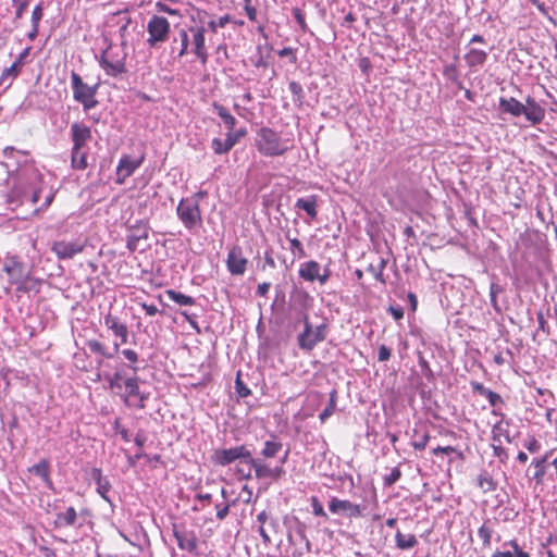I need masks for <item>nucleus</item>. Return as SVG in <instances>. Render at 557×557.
Wrapping results in <instances>:
<instances>
[{
	"label": "nucleus",
	"mask_w": 557,
	"mask_h": 557,
	"mask_svg": "<svg viewBox=\"0 0 557 557\" xmlns=\"http://www.w3.org/2000/svg\"><path fill=\"white\" fill-rule=\"evenodd\" d=\"M28 53L29 48L24 49L23 52H21L17 59L13 62V64L2 71L0 76V84L9 77L15 78L20 75L22 66L24 65V59L28 55Z\"/></svg>",
	"instance_id": "nucleus-20"
},
{
	"label": "nucleus",
	"mask_w": 557,
	"mask_h": 557,
	"mask_svg": "<svg viewBox=\"0 0 557 557\" xmlns=\"http://www.w3.org/2000/svg\"><path fill=\"white\" fill-rule=\"evenodd\" d=\"M42 11H44V10H42V5L39 3V4H37V5L34 8V10H33V12H32V24H33V29H32V32L29 33V38H32V39H33V38L37 35V33H38V23H39V21H40V20H41V17H42V14H44V12H42Z\"/></svg>",
	"instance_id": "nucleus-41"
},
{
	"label": "nucleus",
	"mask_w": 557,
	"mask_h": 557,
	"mask_svg": "<svg viewBox=\"0 0 557 557\" xmlns=\"http://www.w3.org/2000/svg\"><path fill=\"white\" fill-rule=\"evenodd\" d=\"M88 166L87 154L83 149H72V168L85 170Z\"/></svg>",
	"instance_id": "nucleus-34"
},
{
	"label": "nucleus",
	"mask_w": 557,
	"mask_h": 557,
	"mask_svg": "<svg viewBox=\"0 0 557 557\" xmlns=\"http://www.w3.org/2000/svg\"><path fill=\"white\" fill-rule=\"evenodd\" d=\"M126 52L120 46H109L101 54L100 65L110 76H117L126 72Z\"/></svg>",
	"instance_id": "nucleus-5"
},
{
	"label": "nucleus",
	"mask_w": 557,
	"mask_h": 557,
	"mask_svg": "<svg viewBox=\"0 0 557 557\" xmlns=\"http://www.w3.org/2000/svg\"><path fill=\"white\" fill-rule=\"evenodd\" d=\"M104 325L112 331L113 335L121 339L122 344H126L128 339V330L126 324L122 323L120 319L112 314L104 317Z\"/></svg>",
	"instance_id": "nucleus-18"
},
{
	"label": "nucleus",
	"mask_w": 557,
	"mask_h": 557,
	"mask_svg": "<svg viewBox=\"0 0 557 557\" xmlns=\"http://www.w3.org/2000/svg\"><path fill=\"white\" fill-rule=\"evenodd\" d=\"M148 237V232L145 230L143 232V234H139V235H131L127 237V243H126V246L127 248L131 250V251H135L137 249V245H138V242L141 239V238H147Z\"/></svg>",
	"instance_id": "nucleus-48"
},
{
	"label": "nucleus",
	"mask_w": 557,
	"mask_h": 557,
	"mask_svg": "<svg viewBox=\"0 0 557 557\" xmlns=\"http://www.w3.org/2000/svg\"><path fill=\"white\" fill-rule=\"evenodd\" d=\"M215 113L222 119L224 124L227 126L228 131H233L237 120L227 111V109L218 102H213L212 104Z\"/></svg>",
	"instance_id": "nucleus-31"
},
{
	"label": "nucleus",
	"mask_w": 557,
	"mask_h": 557,
	"mask_svg": "<svg viewBox=\"0 0 557 557\" xmlns=\"http://www.w3.org/2000/svg\"><path fill=\"white\" fill-rule=\"evenodd\" d=\"M250 455L251 451L246 445H239L231 448L215 449L211 456V461L215 466L225 467L236 460H242L246 466Z\"/></svg>",
	"instance_id": "nucleus-8"
},
{
	"label": "nucleus",
	"mask_w": 557,
	"mask_h": 557,
	"mask_svg": "<svg viewBox=\"0 0 557 557\" xmlns=\"http://www.w3.org/2000/svg\"><path fill=\"white\" fill-rule=\"evenodd\" d=\"M549 460V454L544 455L541 458H534L531 462V466L535 468L534 473L532 474V479L535 480L536 484H542L544 475L546 473V466Z\"/></svg>",
	"instance_id": "nucleus-23"
},
{
	"label": "nucleus",
	"mask_w": 557,
	"mask_h": 557,
	"mask_svg": "<svg viewBox=\"0 0 557 557\" xmlns=\"http://www.w3.org/2000/svg\"><path fill=\"white\" fill-rule=\"evenodd\" d=\"M88 138H90V129L88 127H82L77 124L72 125V141L74 143L73 149H83V145Z\"/></svg>",
	"instance_id": "nucleus-26"
},
{
	"label": "nucleus",
	"mask_w": 557,
	"mask_h": 557,
	"mask_svg": "<svg viewBox=\"0 0 557 557\" xmlns=\"http://www.w3.org/2000/svg\"><path fill=\"white\" fill-rule=\"evenodd\" d=\"M247 263L248 260L243 256L240 247L235 246L228 251L226 265L227 270L233 275H243L246 271Z\"/></svg>",
	"instance_id": "nucleus-15"
},
{
	"label": "nucleus",
	"mask_w": 557,
	"mask_h": 557,
	"mask_svg": "<svg viewBox=\"0 0 557 557\" xmlns=\"http://www.w3.org/2000/svg\"><path fill=\"white\" fill-rule=\"evenodd\" d=\"M86 479L90 483L96 484V488L98 494L108 503H111V499L109 497V492L111 490V484L109 480L104 476H102V472L99 468H90L85 470Z\"/></svg>",
	"instance_id": "nucleus-13"
},
{
	"label": "nucleus",
	"mask_w": 557,
	"mask_h": 557,
	"mask_svg": "<svg viewBox=\"0 0 557 557\" xmlns=\"http://www.w3.org/2000/svg\"><path fill=\"white\" fill-rule=\"evenodd\" d=\"M443 74L448 79L456 82L458 78V73L455 64H449L444 67Z\"/></svg>",
	"instance_id": "nucleus-59"
},
{
	"label": "nucleus",
	"mask_w": 557,
	"mask_h": 557,
	"mask_svg": "<svg viewBox=\"0 0 557 557\" xmlns=\"http://www.w3.org/2000/svg\"><path fill=\"white\" fill-rule=\"evenodd\" d=\"M147 32L149 34L147 44L149 47H156L169 39L170 23L163 16L153 15L147 24Z\"/></svg>",
	"instance_id": "nucleus-9"
},
{
	"label": "nucleus",
	"mask_w": 557,
	"mask_h": 557,
	"mask_svg": "<svg viewBox=\"0 0 557 557\" xmlns=\"http://www.w3.org/2000/svg\"><path fill=\"white\" fill-rule=\"evenodd\" d=\"M235 145L236 143L234 141V138H232L228 133L226 134V138L224 140L220 138H213L211 143V147L216 154L228 152Z\"/></svg>",
	"instance_id": "nucleus-28"
},
{
	"label": "nucleus",
	"mask_w": 557,
	"mask_h": 557,
	"mask_svg": "<svg viewBox=\"0 0 557 557\" xmlns=\"http://www.w3.org/2000/svg\"><path fill=\"white\" fill-rule=\"evenodd\" d=\"M256 147L265 157L282 156L288 150L278 134L270 127H261L257 132Z\"/></svg>",
	"instance_id": "nucleus-3"
},
{
	"label": "nucleus",
	"mask_w": 557,
	"mask_h": 557,
	"mask_svg": "<svg viewBox=\"0 0 557 557\" xmlns=\"http://www.w3.org/2000/svg\"><path fill=\"white\" fill-rule=\"evenodd\" d=\"M288 88L293 94L294 102L298 107H301L305 100V92L302 86L298 82L292 81L288 85Z\"/></svg>",
	"instance_id": "nucleus-39"
},
{
	"label": "nucleus",
	"mask_w": 557,
	"mask_h": 557,
	"mask_svg": "<svg viewBox=\"0 0 557 557\" xmlns=\"http://www.w3.org/2000/svg\"><path fill=\"white\" fill-rule=\"evenodd\" d=\"M395 543L397 548L399 549H410L418 544V540L413 534H403L400 531H397L395 534Z\"/></svg>",
	"instance_id": "nucleus-30"
},
{
	"label": "nucleus",
	"mask_w": 557,
	"mask_h": 557,
	"mask_svg": "<svg viewBox=\"0 0 557 557\" xmlns=\"http://www.w3.org/2000/svg\"><path fill=\"white\" fill-rule=\"evenodd\" d=\"M3 272L8 275L10 285L15 286L16 293L38 294L41 289L42 281L37 278L25 270L24 263L17 256L8 257L3 264Z\"/></svg>",
	"instance_id": "nucleus-2"
},
{
	"label": "nucleus",
	"mask_w": 557,
	"mask_h": 557,
	"mask_svg": "<svg viewBox=\"0 0 557 557\" xmlns=\"http://www.w3.org/2000/svg\"><path fill=\"white\" fill-rule=\"evenodd\" d=\"M321 265L315 260H309L300 264L298 274L306 282L319 281Z\"/></svg>",
	"instance_id": "nucleus-19"
},
{
	"label": "nucleus",
	"mask_w": 557,
	"mask_h": 557,
	"mask_svg": "<svg viewBox=\"0 0 557 557\" xmlns=\"http://www.w3.org/2000/svg\"><path fill=\"white\" fill-rule=\"evenodd\" d=\"M246 466H250L255 470L257 479H271V468L260 459L253 458L252 455H250Z\"/></svg>",
	"instance_id": "nucleus-27"
},
{
	"label": "nucleus",
	"mask_w": 557,
	"mask_h": 557,
	"mask_svg": "<svg viewBox=\"0 0 557 557\" xmlns=\"http://www.w3.org/2000/svg\"><path fill=\"white\" fill-rule=\"evenodd\" d=\"M52 250L60 257V258H67L70 257V245L65 242H58L54 243L52 246Z\"/></svg>",
	"instance_id": "nucleus-45"
},
{
	"label": "nucleus",
	"mask_w": 557,
	"mask_h": 557,
	"mask_svg": "<svg viewBox=\"0 0 557 557\" xmlns=\"http://www.w3.org/2000/svg\"><path fill=\"white\" fill-rule=\"evenodd\" d=\"M451 453H457L458 456L460 458H462V453L461 451H457V449L455 447H453V446H445V447L437 446L436 448H434L432 450L433 455H438V454H446V455H448V454H451Z\"/></svg>",
	"instance_id": "nucleus-58"
},
{
	"label": "nucleus",
	"mask_w": 557,
	"mask_h": 557,
	"mask_svg": "<svg viewBox=\"0 0 557 557\" xmlns=\"http://www.w3.org/2000/svg\"><path fill=\"white\" fill-rule=\"evenodd\" d=\"M144 157L134 159L128 154H123L116 166V184H123L127 177L134 174V172L141 165Z\"/></svg>",
	"instance_id": "nucleus-11"
},
{
	"label": "nucleus",
	"mask_w": 557,
	"mask_h": 557,
	"mask_svg": "<svg viewBox=\"0 0 557 557\" xmlns=\"http://www.w3.org/2000/svg\"><path fill=\"white\" fill-rule=\"evenodd\" d=\"M504 292V288L496 282H492L490 285V298H491V305L492 307L497 311L500 312V309L497 304V296Z\"/></svg>",
	"instance_id": "nucleus-42"
},
{
	"label": "nucleus",
	"mask_w": 557,
	"mask_h": 557,
	"mask_svg": "<svg viewBox=\"0 0 557 557\" xmlns=\"http://www.w3.org/2000/svg\"><path fill=\"white\" fill-rule=\"evenodd\" d=\"M287 239L289 240V244H290V251L295 255V256H298L299 258H304L306 257V251L304 249V246L301 244V242L297 238H290L289 236H286Z\"/></svg>",
	"instance_id": "nucleus-43"
},
{
	"label": "nucleus",
	"mask_w": 557,
	"mask_h": 557,
	"mask_svg": "<svg viewBox=\"0 0 557 557\" xmlns=\"http://www.w3.org/2000/svg\"><path fill=\"white\" fill-rule=\"evenodd\" d=\"M387 311L396 321H399L404 318V310L400 306H389Z\"/></svg>",
	"instance_id": "nucleus-63"
},
{
	"label": "nucleus",
	"mask_w": 557,
	"mask_h": 557,
	"mask_svg": "<svg viewBox=\"0 0 557 557\" xmlns=\"http://www.w3.org/2000/svg\"><path fill=\"white\" fill-rule=\"evenodd\" d=\"M487 59V52L472 48L465 54V61L470 67L482 66Z\"/></svg>",
	"instance_id": "nucleus-25"
},
{
	"label": "nucleus",
	"mask_w": 557,
	"mask_h": 557,
	"mask_svg": "<svg viewBox=\"0 0 557 557\" xmlns=\"http://www.w3.org/2000/svg\"><path fill=\"white\" fill-rule=\"evenodd\" d=\"M389 358H391V349L385 345H381L379 347V352H377L379 361L384 362V361H387Z\"/></svg>",
	"instance_id": "nucleus-62"
},
{
	"label": "nucleus",
	"mask_w": 557,
	"mask_h": 557,
	"mask_svg": "<svg viewBox=\"0 0 557 557\" xmlns=\"http://www.w3.org/2000/svg\"><path fill=\"white\" fill-rule=\"evenodd\" d=\"M230 22H231V16L228 14H225V15L221 16L218 21H210L208 23V26L212 33H216L219 27L223 28Z\"/></svg>",
	"instance_id": "nucleus-46"
},
{
	"label": "nucleus",
	"mask_w": 557,
	"mask_h": 557,
	"mask_svg": "<svg viewBox=\"0 0 557 557\" xmlns=\"http://www.w3.org/2000/svg\"><path fill=\"white\" fill-rule=\"evenodd\" d=\"M230 508H231V504L226 503V504H216L215 505V509H216V518L218 520L222 521L224 520L228 512H230Z\"/></svg>",
	"instance_id": "nucleus-55"
},
{
	"label": "nucleus",
	"mask_w": 557,
	"mask_h": 557,
	"mask_svg": "<svg viewBox=\"0 0 557 557\" xmlns=\"http://www.w3.org/2000/svg\"><path fill=\"white\" fill-rule=\"evenodd\" d=\"M181 315L185 318V320L189 323V325L199 334L200 327L197 323V315L194 313H189L188 311H181Z\"/></svg>",
	"instance_id": "nucleus-54"
},
{
	"label": "nucleus",
	"mask_w": 557,
	"mask_h": 557,
	"mask_svg": "<svg viewBox=\"0 0 557 557\" xmlns=\"http://www.w3.org/2000/svg\"><path fill=\"white\" fill-rule=\"evenodd\" d=\"M312 510L315 516L324 517V518L327 517L326 512L324 511L323 506L321 505V503L318 500L317 497H312Z\"/></svg>",
	"instance_id": "nucleus-61"
},
{
	"label": "nucleus",
	"mask_w": 557,
	"mask_h": 557,
	"mask_svg": "<svg viewBox=\"0 0 557 557\" xmlns=\"http://www.w3.org/2000/svg\"><path fill=\"white\" fill-rule=\"evenodd\" d=\"M293 15H294L297 24L301 28V30L306 32L307 30V24H306V21H305V15L302 14L301 10L298 9V8L293 9Z\"/></svg>",
	"instance_id": "nucleus-56"
},
{
	"label": "nucleus",
	"mask_w": 557,
	"mask_h": 557,
	"mask_svg": "<svg viewBox=\"0 0 557 557\" xmlns=\"http://www.w3.org/2000/svg\"><path fill=\"white\" fill-rule=\"evenodd\" d=\"M176 213L187 230L200 227L202 224L198 200L182 199L176 208Z\"/></svg>",
	"instance_id": "nucleus-7"
},
{
	"label": "nucleus",
	"mask_w": 557,
	"mask_h": 557,
	"mask_svg": "<svg viewBox=\"0 0 557 557\" xmlns=\"http://www.w3.org/2000/svg\"><path fill=\"white\" fill-rule=\"evenodd\" d=\"M189 45V36L186 29L181 28L178 30V38H174L172 41V50L175 51L177 49V54L180 58L184 57L188 52Z\"/></svg>",
	"instance_id": "nucleus-24"
},
{
	"label": "nucleus",
	"mask_w": 557,
	"mask_h": 557,
	"mask_svg": "<svg viewBox=\"0 0 557 557\" xmlns=\"http://www.w3.org/2000/svg\"><path fill=\"white\" fill-rule=\"evenodd\" d=\"M30 473H34L41 478L44 481H49V462L47 460H41L40 462L28 468Z\"/></svg>",
	"instance_id": "nucleus-37"
},
{
	"label": "nucleus",
	"mask_w": 557,
	"mask_h": 557,
	"mask_svg": "<svg viewBox=\"0 0 557 557\" xmlns=\"http://www.w3.org/2000/svg\"><path fill=\"white\" fill-rule=\"evenodd\" d=\"M329 510L332 513L344 515L348 518H358L361 516V508L359 505L349 500L338 499L333 497L329 503Z\"/></svg>",
	"instance_id": "nucleus-14"
},
{
	"label": "nucleus",
	"mask_w": 557,
	"mask_h": 557,
	"mask_svg": "<svg viewBox=\"0 0 557 557\" xmlns=\"http://www.w3.org/2000/svg\"><path fill=\"white\" fill-rule=\"evenodd\" d=\"M317 201H318V197L317 196H309L307 198H299V199H297V201L295 203V208L299 209V210L306 211V213L311 219H315L317 215H318Z\"/></svg>",
	"instance_id": "nucleus-22"
},
{
	"label": "nucleus",
	"mask_w": 557,
	"mask_h": 557,
	"mask_svg": "<svg viewBox=\"0 0 557 557\" xmlns=\"http://www.w3.org/2000/svg\"><path fill=\"white\" fill-rule=\"evenodd\" d=\"M304 331L297 336V344L301 350L311 351L318 343L327 336V324L322 323L313 327L307 313L302 315Z\"/></svg>",
	"instance_id": "nucleus-4"
},
{
	"label": "nucleus",
	"mask_w": 557,
	"mask_h": 557,
	"mask_svg": "<svg viewBox=\"0 0 557 557\" xmlns=\"http://www.w3.org/2000/svg\"><path fill=\"white\" fill-rule=\"evenodd\" d=\"M72 527H75L78 532L77 535H74L73 542L78 544V542H82L79 545V548L83 546L86 547V549H91L94 546V537L91 535L92 532V524L86 517H77L75 510L72 508Z\"/></svg>",
	"instance_id": "nucleus-10"
},
{
	"label": "nucleus",
	"mask_w": 557,
	"mask_h": 557,
	"mask_svg": "<svg viewBox=\"0 0 557 557\" xmlns=\"http://www.w3.org/2000/svg\"><path fill=\"white\" fill-rule=\"evenodd\" d=\"M430 438H431V436H430L429 432H424L423 434H421V435L419 436V438H418V440L413 441V442L411 443V445H412V447H413L416 450H423V449L426 447V445H428V443H429Z\"/></svg>",
	"instance_id": "nucleus-50"
},
{
	"label": "nucleus",
	"mask_w": 557,
	"mask_h": 557,
	"mask_svg": "<svg viewBox=\"0 0 557 557\" xmlns=\"http://www.w3.org/2000/svg\"><path fill=\"white\" fill-rule=\"evenodd\" d=\"M173 535L177 541V546L187 550L190 554H196L198 548V537L193 530H178L175 524H173Z\"/></svg>",
	"instance_id": "nucleus-12"
},
{
	"label": "nucleus",
	"mask_w": 557,
	"mask_h": 557,
	"mask_svg": "<svg viewBox=\"0 0 557 557\" xmlns=\"http://www.w3.org/2000/svg\"><path fill=\"white\" fill-rule=\"evenodd\" d=\"M42 190L40 174L35 169L25 170L18 174L12 189L8 194V202L14 207L29 203L35 207L36 211L44 210L52 201L53 195L50 190H47L44 202L37 206Z\"/></svg>",
	"instance_id": "nucleus-1"
},
{
	"label": "nucleus",
	"mask_w": 557,
	"mask_h": 557,
	"mask_svg": "<svg viewBox=\"0 0 557 557\" xmlns=\"http://www.w3.org/2000/svg\"><path fill=\"white\" fill-rule=\"evenodd\" d=\"M488 399V403L492 407H496L498 404H503V398L499 394L488 389L484 395Z\"/></svg>",
	"instance_id": "nucleus-57"
},
{
	"label": "nucleus",
	"mask_w": 557,
	"mask_h": 557,
	"mask_svg": "<svg viewBox=\"0 0 557 557\" xmlns=\"http://www.w3.org/2000/svg\"><path fill=\"white\" fill-rule=\"evenodd\" d=\"M386 264H387V260L384 258H380L379 264L377 265H374L372 263L369 264L367 268V271L372 273L376 281L381 282L382 284H385L386 281L383 275V271H384Z\"/></svg>",
	"instance_id": "nucleus-36"
},
{
	"label": "nucleus",
	"mask_w": 557,
	"mask_h": 557,
	"mask_svg": "<svg viewBox=\"0 0 557 557\" xmlns=\"http://www.w3.org/2000/svg\"><path fill=\"white\" fill-rule=\"evenodd\" d=\"M401 476V471L398 467L392 469L391 473L385 475L384 484L385 486L394 485Z\"/></svg>",
	"instance_id": "nucleus-49"
},
{
	"label": "nucleus",
	"mask_w": 557,
	"mask_h": 557,
	"mask_svg": "<svg viewBox=\"0 0 557 557\" xmlns=\"http://www.w3.org/2000/svg\"><path fill=\"white\" fill-rule=\"evenodd\" d=\"M235 389L238 396L240 397H247L251 394L250 389L244 384V382L240 379V372L237 373L236 380H235Z\"/></svg>",
	"instance_id": "nucleus-47"
},
{
	"label": "nucleus",
	"mask_w": 557,
	"mask_h": 557,
	"mask_svg": "<svg viewBox=\"0 0 557 557\" xmlns=\"http://www.w3.org/2000/svg\"><path fill=\"white\" fill-rule=\"evenodd\" d=\"M492 534H493V530L490 527H487L486 524H483L478 530V535L482 540L484 547H488L491 545Z\"/></svg>",
	"instance_id": "nucleus-44"
},
{
	"label": "nucleus",
	"mask_w": 557,
	"mask_h": 557,
	"mask_svg": "<svg viewBox=\"0 0 557 557\" xmlns=\"http://www.w3.org/2000/svg\"><path fill=\"white\" fill-rule=\"evenodd\" d=\"M138 381L139 380L137 376H132V377L125 379V381H124L125 393L123 396H124L125 403H127L129 397L138 398L137 406H138V408L143 409V408H145V401L149 398V394L140 392Z\"/></svg>",
	"instance_id": "nucleus-16"
},
{
	"label": "nucleus",
	"mask_w": 557,
	"mask_h": 557,
	"mask_svg": "<svg viewBox=\"0 0 557 557\" xmlns=\"http://www.w3.org/2000/svg\"><path fill=\"white\" fill-rule=\"evenodd\" d=\"M189 30L193 33V45H194V53L197 59L206 64L208 61V52L205 46V27H190Z\"/></svg>",
	"instance_id": "nucleus-17"
},
{
	"label": "nucleus",
	"mask_w": 557,
	"mask_h": 557,
	"mask_svg": "<svg viewBox=\"0 0 557 557\" xmlns=\"http://www.w3.org/2000/svg\"><path fill=\"white\" fill-rule=\"evenodd\" d=\"M277 54L282 58L288 57L290 63H293V64H295L297 62V57H296L295 50L290 47H285V48L281 49L280 51H277Z\"/></svg>",
	"instance_id": "nucleus-60"
},
{
	"label": "nucleus",
	"mask_w": 557,
	"mask_h": 557,
	"mask_svg": "<svg viewBox=\"0 0 557 557\" xmlns=\"http://www.w3.org/2000/svg\"><path fill=\"white\" fill-rule=\"evenodd\" d=\"M87 346L91 352L98 354L100 356H104L107 358L111 357L110 354H106L102 344L98 341H89L87 343Z\"/></svg>",
	"instance_id": "nucleus-51"
},
{
	"label": "nucleus",
	"mask_w": 557,
	"mask_h": 557,
	"mask_svg": "<svg viewBox=\"0 0 557 557\" xmlns=\"http://www.w3.org/2000/svg\"><path fill=\"white\" fill-rule=\"evenodd\" d=\"M523 115L533 125L541 123L545 117V109L541 106L534 108H524Z\"/></svg>",
	"instance_id": "nucleus-33"
},
{
	"label": "nucleus",
	"mask_w": 557,
	"mask_h": 557,
	"mask_svg": "<svg viewBox=\"0 0 557 557\" xmlns=\"http://www.w3.org/2000/svg\"><path fill=\"white\" fill-rule=\"evenodd\" d=\"M336 397H337V393L335 389H333L330 393V400H329L327 406L319 414V419L322 423H324L334 413L335 408H336Z\"/></svg>",
	"instance_id": "nucleus-35"
},
{
	"label": "nucleus",
	"mask_w": 557,
	"mask_h": 557,
	"mask_svg": "<svg viewBox=\"0 0 557 557\" xmlns=\"http://www.w3.org/2000/svg\"><path fill=\"white\" fill-rule=\"evenodd\" d=\"M104 379L108 382L109 387L111 389L121 391L122 387L124 386L125 379L121 371H116L113 374H107Z\"/></svg>",
	"instance_id": "nucleus-38"
},
{
	"label": "nucleus",
	"mask_w": 557,
	"mask_h": 557,
	"mask_svg": "<svg viewBox=\"0 0 557 557\" xmlns=\"http://www.w3.org/2000/svg\"><path fill=\"white\" fill-rule=\"evenodd\" d=\"M524 446L532 454L537 453L541 449V443L536 438H532Z\"/></svg>",
	"instance_id": "nucleus-64"
},
{
	"label": "nucleus",
	"mask_w": 557,
	"mask_h": 557,
	"mask_svg": "<svg viewBox=\"0 0 557 557\" xmlns=\"http://www.w3.org/2000/svg\"><path fill=\"white\" fill-rule=\"evenodd\" d=\"M72 89L74 100L82 103L85 111H89L98 104L96 99L98 84L88 85L79 75L72 72Z\"/></svg>",
	"instance_id": "nucleus-6"
},
{
	"label": "nucleus",
	"mask_w": 557,
	"mask_h": 557,
	"mask_svg": "<svg viewBox=\"0 0 557 557\" xmlns=\"http://www.w3.org/2000/svg\"><path fill=\"white\" fill-rule=\"evenodd\" d=\"M165 294L169 297V299H171L172 301L176 302L180 306H194L196 304L195 298L174 289H168Z\"/></svg>",
	"instance_id": "nucleus-32"
},
{
	"label": "nucleus",
	"mask_w": 557,
	"mask_h": 557,
	"mask_svg": "<svg viewBox=\"0 0 557 557\" xmlns=\"http://www.w3.org/2000/svg\"><path fill=\"white\" fill-rule=\"evenodd\" d=\"M418 363H419V366L421 368V371H422L423 375L426 379L433 377V371L430 368L429 362L425 360V358L422 355H419Z\"/></svg>",
	"instance_id": "nucleus-53"
},
{
	"label": "nucleus",
	"mask_w": 557,
	"mask_h": 557,
	"mask_svg": "<svg viewBox=\"0 0 557 557\" xmlns=\"http://www.w3.org/2000/svg\"><path fill=\"white\" fill-rule=\"evenodd\" d=\"M478 486L484 492H491L496 488V484L487 472H482L478 475Z\"/></svg>",
	"instance_id": "nucleus-40"
},
{
	"label": "nucleus",
	"mask_w": 557,
	"mask_h": 557,
	"mask_svg": "<svg viewBox=\"0 0 557 557\" xmlns=\"http://www.w3.org/2000/svg\"><path fill=\"white\" fill-rule=\"evenodd\" d=\"M283 448V444L275 438L265 441L260 455L264 458H274Z\"/></svg>",
	"instance_id": "nucleus-29"
},
{
	"label": "nucleus",
	"mask_w": 557,
	"mask_h": 557,
	"mask_svg": "<svg viewBox=\"0 0 557 557\" xmlns=\"http://www.w3.org/2000/svg\"><path fill=\"white\" fill-rule=\"evenodd\" d=\"M499 109L504 113H508V114H510L512 116L523 115V112L525 111L524 110V104L521 103L519 100H517L513 97H510V98L502 97L499 99Z\"/></svg>",
	"instance_id": "nucleus-21"
},
{
	"label": "nucleus",
	"mask_w": 557,
	"mask_h": 557,
	"mask_svg": "<svg viewBox=\"0 0 557 557\" xmlns=\"http://www.w3.org/2000/svg\"><path fill=\"white\" fill-rule=\"evenodd\" d=\"M12 2L15 7V17L21 18L29 4V0H12Z\"/></svg>",
	"instance_id": "nucleus-52"
}]
</instances>
